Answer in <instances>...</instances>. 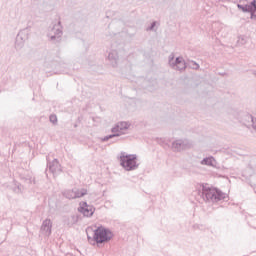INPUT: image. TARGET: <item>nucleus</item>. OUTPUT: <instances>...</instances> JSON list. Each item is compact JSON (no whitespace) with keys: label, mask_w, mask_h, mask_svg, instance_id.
Listing matches in <instances>:
<instances>
[{"label":"nucleus","mask_w":256,"mask_h":256,"mask_svg":"<svg viewBox=\"0 0 256 256\" xmlns=\"http://www.w3.org/2000/svg\"><path fill=\"white\" fill-rule=\"evenodd\" d=\"M199 197H201L206 203H219V201L226 199L227 194L217 190L216 188H207L203 186L202 191L199 192Z\"/></svg>","instance_id":"1"},{"label":"nucleus","mask_w":256,"mask_h":256,"mask_svg":"<svg viewBox=\"0 0 256 256\" xmlns=\"http://www.w3.org/2000/svg\"><path fill=\"white\" fill-rule=\"evenodd\" d=\"M120 165L125 171H135L139 169V163H137V154H126L125 152L120 155Z\"/></svg>","instance_id":"2"},{"label":"nucleus","mask_w":256,"mask_h":256,"mask_svg":"<svg viewBox=\"0 0 256 256\" xmlns=\"http://www.w3.org/2000/svg\"><path fill=\"white\" fill-rule=\"evenodd\" d=\"M131 127L129 122H118L115 127L111 129L113 134L105 136L102 138V141H109V139H113L115 137H121V135H125V131Z\"/></svg>","instance_id":"3"},{"label":"nucleus","mask_w":256,"mask_h":256,"mask_svg":"<svg viewBox=\"0 0 256 256\" xmlns=\"http://www.w3.org/2000/svg\"><path fill=\"white\" fill-rule=\"evenodd\" d=\"M111 239H113V233H111L109 229L98 227L94 231V241L98 244L107 243V241H111Z\"/></svg>","instance_id":"4"},{"label":"nucleus","mask_w":256,"mask_h":256,"mask_svg":"<svg viewBox=\"0 0 256 256\" xmlns=\"http://www.w3.org/2000/svg\"><path fill=\"white\" fill-rule=\"evenodd\" d=\"M47 37L51 43H61L63 30L61 29V21L55 24L48 32Z\"/></svg>","instance_id":"5"},{"label":"nucleus","mask_w":256,"mask_h":256,"mask_svg":"<svg viewBox=\"0 0 256 256\" xmlns=\"http://www.w3.org/2000/svg\"><path fill=\"white\" fill-rule=\"evenodd\" d=\"M193 147V143L189 141V139H178L172 142V149L175 153H181V151H187V149H191Z\"/></svg>","instance_id":"6"},{"label":"nucleus","mask_w":256,"mask_h":256,"mask_svg":"<svg viewBox=\"0 0 256 256\" xmlns=\"http://www.w3.org/2000/svg\"><path fill=\"white\" fill-rule=\"evenodd\" d=\"M27 39H29V28H24L20 30L16 36L15 49L17 51L23 49V47H25V41H27Z\"/></svg>","instance_id":"7"},{"label":"nucleus","mask_w":256,"mask_h":256,"mask_svg":"<svg viewBox=\"0 0 256 256\" xmlns=\"http://www.w3.org/2000/svg\"><path fill=\"white\" fill-rule=\"evenodd\" d=\"M240 123H243L246 127H252L256 131V118L249 113L240 112L239 116L236 117Z\"/></svg>","instance_id":"8"},{"label":"nucleus","mask_w":256,"mask_h":256,"mask_svg":"<svg viewBox=\"0 0 256 256\" xmlns=\"http://www.w3.org/2000/svg\"><path fill=\"white\" fill-rule=\"evenodd\" d=\"M237 7L243 13H250L251 19H256V0H253L250 4H237Z\"/></svg>","instance_id":"9"},{"label":"nucleus","mask_w":256,"mask_h":256,"mask_svg":"<svg viewBox=\"0 0 256 256\" xmlns=\"http://www.w3.org/2000/svg\"><path fill=\"white\" fill-rule=\"evenodd\" d=\"M78 211L84 215V217H93L95 213V208L91 205H88L87 202L80 203Z\"/></svg>","instance_id":"10"},{"label":"nucleus","mask_w":256,"mask_h":256,"mask_svg":"<svg viewBox=\"0 0 256 256\" xmlns=\"http://www.w3.org/2000/svg\"><path fill=\"white\" fill-rule=\"evenodd\" d=\"M48 169L50 173L54 175V177H56V175H59L61 171H63L61 169V164H59V160L57 159H54L52 162L48 161Z\"/></svg>","instance_id":"11"},{"label":"nucleus","mask_w":256,"mask_h":256,"mask_svg":"<svg viewBox=\"0 0 256 256\" xmlns=\"http://www.w3.org/2000/svg\"><path fill=\"white\" fill-rule=\"evenodd\" d=\"M53 227V223L50 219H46L43 221L42 226L40 228V233L45 235V237H49L51 235V229Z\"/></svg>","instance_id":"12"},{"label":"nucleus","mask_w":256,"mask_h":256,"mask_svg":"<svg viewBox=\"0 0 256 256\" xmlns=\"http://www.w3.org/2000/svg\"><path fill=\"white\" fill-rule=\"evenodd\" d=\"M108 61L112 67H117L119 65V53L117 50H112L109 52Z\"/></svg>","instance_id":"13"},{"label":"nucleus","mask_w":256,"mask_h":256,"mask_svg":"<svg viewBox=\"0 0 256 256\" xmlns=\"http://www.w3.org/2000/svg\"><path fill=\"white\" fill-rule=\"evenodd\" d=\"M187 67L185 65V60H183V57H177L174 61V66H172V69H176L177 71H183Z\"/></svg>","instance_id":"14"},{"label":"nucleus","mask_w":256,"mask_h":256,"mask_svg":"<svg viewBox=\"0 0 256 256\" xmlns=\"http://www.w3.org/2000/svg\"><path fill=\"white\" fill-rule=\"evenodd\" d=\"M74 195H75V199H79L80 197H85V195H87V189L74 188Z\"/></svg>","instance_id":"15"},{"label":"nucleus","mask_w":256,"mask_h":256,"mask_svg":"<svg viewBox=\"0 0 256 256\" xmlns=\"http://www.w3.org/2000/svg\"><path fill=\"white\" fill-rule=\"evenodd\" d=\"M63 196L66 197V199H75V188L64 191Z\"/></svg>","instance_id":"16"},{"label":"nucleus","mask_w":256,"mask_h":256,"mask_svg":"<svg viewBox=\"0 0 256 256\" xmlns=\"http://www.w3.org/2000/svg\"><path fill=\"white\" fill-rule=\"evenodd\" d=\"M213 161H215L213 157H207L201 161V165H208L209 167H213Z\"/></svg>","instance_id":"17"},{"label":"nucleus","mask_w":256,"mask_h":256,"mask_svg":"<svg viewBox=\"0 0 256 256\" xmlns=\"http://www.w3.org/2000/svg\"><path fill=\"white\" fill-rule=\"evenodd\" d=\"M169 65L170 67H175V55L173 54L169 55Z\"/></svg>","instance_id":"18"},{"label":"nucleus","mask_w":256,"mask_h":256,"mask_svg":"<svg viewBox=\"0 0 256 256\" xmlns=\"http://www.w3.org/2000/svg\"><path fill=\"white\" fill-rule=\"evenodd\" d=\"M49 119H50V123H53V125H57V115L52 114L50 115Z\"/></svg>","instance_id":"19"},{"label":"nucleus","mask_w":256,"mask_h":256,"mask_svg":"<svg viewBox=\"0 0 256 256\" xmlns=\"http://www.w3.org/2000/svg\"><path fill=\"white\" fill-rule=\"evenodd\" d=\"M155 27H157V22L154 21L151 25L146 29V31H155Z\"/></svg>","instance_id":"20"},{"label":"nucleus","mask_w":256,"mask_h":256,"mask_svg":"<svg viewBox=\"0 0 256 256\" xmlns=\"http://www.w3.org/2000/svg\"><path fill=\"white\" fill-rule=\"evenodd\" d=\"M250 182L254 187H256V174L250 177Z\"/></svg>","instance_id":"21"},{"label":"nucleus","mask_w":256,"mask_h":256,"mask_svg":"<svg viewBox=\"0 0 256 256\" xmlns=\"http://www.w3.org/2000/svg\"><path fill=\"white\" fill-rule=\"evenodd\" d=\"M238 43L240 45H245L247 43V40L245 39V37H239Z\"/></svg>","instance_id":"22"},{"label":"nucleus","mask_w":256,"mask_h":256,"mask_svg":"<svg viewBox=\"0 0 256 256\" xmlns=\"http://www.w3.org/2000/svg\"><path fill=\"white\" fill-rule=\"evenodd\" d=\"M192 65H193L192 66L193 69H199V64H197V62L192 61Z\"/></svg>","instance_id":"23"},{"label":"nucleus","mask_w":256,"mask_h":256,"mask_svg":"<svg viewBox=\"0 0 256 256\" xmlns=\"http://www.w3.org/2000/svg\"><path fill=\"white\" fill-rule=\"evenodd\" d=\"M71 219H72L74 222L77 221V220H75V216H72Z\"/></svg>","instance_id":"24"},{"label":"nucleus","mask_w":256,"mask_h":256,"mask_svg":"<svg viewBox=\"0 0 256 256\" xmlns=\"http://www.w3.org/2000/svg\"><path fill=\"white\" fill-rule=\"evenodd\" d=\"M253 75L256 77V71L253 72Z\"/></svg>","instance_id":"25"}]
</instances>
